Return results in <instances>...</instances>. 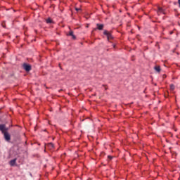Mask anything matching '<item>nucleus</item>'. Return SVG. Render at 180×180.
I'll list each match as a JSON object with an SVG mask.
<instances>
[{
	"label": "nucleus",
	"instance_id": "f257e3e1",
	"mask_svg": "<svg viewBox=\"0 0 180 180\" xmlns=\"http://www.w3.org/2000/svg\"><path fill=\"white\" fill-rule=\"evenodd\" d=\"M8 130H9V128L6 127V125L4 124H0V131L4 134V139L6 141L11 140V135L8 133Z\"/></svg>",
	"mask_w": 180,
	"mask_h": 180
},
{
	"label": "nucleus",
	"instance_id": "f03ea898",
	"mask_svg": "<svg viewBox=\"0 0 180 180\" xmlns=\"http://www.w3.org/2000/svg\"><path fill=\"white\" fill-rule=\"evenodd\" d=\"M103 34H105V36H107V39L108 41H110V40H112L113 39V36H112V34H110V32H109L108 30H105L103 32Z\"/></svg>",
	"mask_w": 180,
	"mask_h": 180
},
{
	"label": "nucleus",
	"instance_id": "7ed1b4c3",
	"mask_svg": "<svg viewBox=\"0 0 180 180\" xmlns=\"http://www.w3.org/2000/svg\"><path fill=\"white\" fill-rule=\"evenodd\" d=\"M22 68H24L27 71V72H29V71L32 70V65L27 63H24L22 65Z\"/></svg>",
	"mask_w": 180,
	"mask_h": 180
},
{
	"label": "nucleus",
	"instance_id": "20e7f679",
	"mask_svg": "<svg viewBox=\"0 0 180 180\" xmlns=\"http://www.w3.org/2000/svg\"><path fill=\"white\" fill-rule=\"evenodd\" d=\"M96 26L98 30H103V24H96Z\"/></svg>",
	"mask_w": 180,
	"mask_h": 180
},
{
	"label": "nucleus",
	"instance_id": "39448f33",
	"mask_svg": "<svg viewBox=\"0 0 180 180\" xmlns=\"http://www.w3.org/2000/svg\"><path fill=\"white\" fill-rule=\"evenodd\" d=\"M158 15H160V13H163L164 15H165V12L164 11V9H162V8L161 7L158 8Z\"/></svg>",
	"mask_w": 180,
	"mask_h": 180
},
{
	"label": "nucleus",
	"instance_id": "423d86ee",
	"mask_svg": "<svg viewBox=\"0 0 180 180\" xmlns=\"http://www.w3.org/2000/svg\"><path fill=\"white\" fill-rule=\"evenodd\" d=\"M68 36H71L72 39H73L74 40H75V39H77L75 35H74V32H72V31L69 32Z\"/></svg>",
	"mask_w": 180,
	"mask_h": 180
},
{
	"label": "nucleus",
	"instance_id": "0eeeda50",
	"mask_svg": "<svg viewBox=\"0 0 180 180\" xmlns=\"http://www.w3.org/2000/svg\"><path fill=\"white\" fill-rule=\"evenodd\" d=\"M15 164H16V159H13L10 161V165H11V167H13V165H15Z\"/></svg>",
	"mask_w": 180,
	"mask_h": 180
},
{
	"label": "nucleus",
	"instance_id": "6e6552de",
	"mask_svg": "<svg viewBox=\"0 0 180 180\" xmlns=\"http://www.w3.org/2000/svg\"><path fill=\"white\" fill-rule=\"evenodd\" d=\"M154 70H155L157 72H161V68H160V66H155Z\"/></svg>",
	"mask_w": 180,
	"mask_h": 180
},
{
	"label": "nucleus",
	"instance_id": "1a4fd4ad",
	"mask_svg": "<svg viewBox=\"0 0 180 180\" xmlns=\"http://www.w3.org/2000/svg\"><path fill=\"white\" fill-rule=\"evenodd\" d=\"M170 89H171V91H174L175 89V85L170 84Z\"/></svg>",
	"mask_w": 180,
	"mask_h": 180
},
{
	"label": "nucleus",
	"instance_id": "9d476101",
	"mask_svg": "<svg viewBox=\"0 0 180 180\" xmlns=\"http://www.w3.org/2000/svg\"><path fill=\"white\" fill-rule=\"evenodd\" d=\"M53 22V20H51L50 18H48L46 20V23H52Z\"/></svg>",
	"mask_w": 180,
	"mask_h": 180
},
{
	"label": "nucleus",
	"instance_id": "9b49d317",
	"mask_svg": "<svg viewBox=\"0 0 180 180\" xmlns=\"http://www.w3.org/2000/svg\"><path fill=\"white\" fill-rule=\"evenodd\" d=\"M50 147H54V145L53 143H49Z\"/></svg>",
	"mask_w": 180,
	"mask_h": 180
},
{
	"label": "nucleus",
	"instance_id": "f8f14e48",
	"mask_svg": "<svg viewBox=\"0 0 180 180\" xmlns=\"http://www.w3.org/2000/svg\"><path fill=\"white\" fill-rule=\"evenodd\" d=\"M108 158H109V160H112V158H113V157L109 155V156H108Z\"/></svg>",
	"mask_w": 180,
	"mask_h": 180
},
{
	"label": "nucleus",
	"instance_id": "ddd939ff",
	"mask_svg": "<svg viewBox=\"0 0 180 180\" xmlns=\"http://www.w3.org/2000/svg\"><path fill=\"white\" fill-rule=\"evenodd\" d=\"M75 9H76L77 11H81V8H76Z\"/></svg>",
	"mask_w": 180,
	"mask_h": 180
},
{
	"label": "nucleus",
	"instance_id": "4468645a",
	"mask_svg": "<svg viewBox=\"0 0 180 180\" xmlns=\"http://www.w3.org/2000/svg\"><path fill=\"white\" fill-rule=\"evenodd\" d=\"M178 4H179V8H180V0H178Z\"/></svg>",
	"mask_w": 180,
	"mask_h": 180
},
{
	"label": "nucleus",
	"instance_id": "2eb2a0df",
	"mask_svg": "<svg viewBox=\"0 0 180 180\" xmlns=\"http://www.w3.org/2000/svg\"><path fill=\"white\" fill-rule=\"evenodd\" d=\"M112 47H113L114 49H115L116 45H115V44H113V45H112Z\"/></svg>",
	"mask_w": 180,
	"mask_h": 180
},
{
	"label": "nucleus",
	"instance_id": "dca6fc26",
	"mask_svg": "<svg viewBox=\"0 0 180 180\" xmlns=\"http://www.w3.org/2000/svg\"><path fill=\"white\" fill-rule=\"evenodd\" d=\"M105 91H106V89H108V88H106V87H105Z\"/></svg>",
	"mask_w": 180,
	"mask_h": 180
}]
</instances>
